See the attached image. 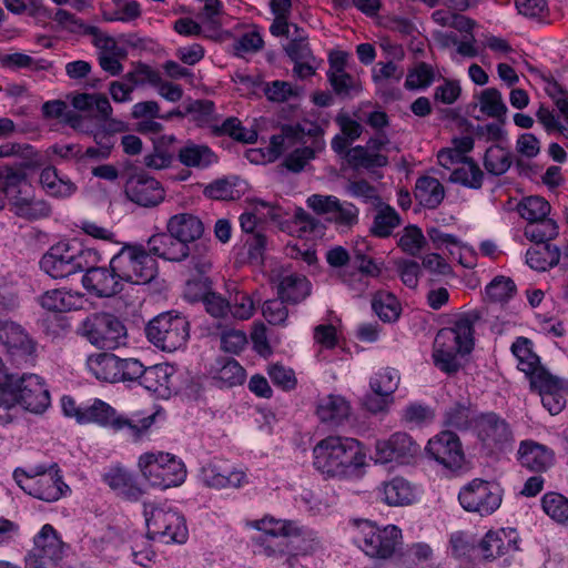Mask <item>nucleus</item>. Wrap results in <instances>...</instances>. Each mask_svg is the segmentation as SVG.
Listing matches in <instances>:
<instances>
[{
	"instance_id": "nucleus-19",
	"label": "nucleus",
	"mask_w": 568,
	"mask_h": 568,
	"mask_svg": "<svg viewBox=\"0 0 568 568\" xmlns=\"http://www.w3.org/2000/svg\"><path fill=\"white\" fill-rule=\"evenodd\" d=\"M51 469H54V473H49L48 476L38 479L19 478V487L38 499L48 503L58 500L63 495V489L69 487L62 480L58 464H51Z\"/></svg>"
},
{
	"instance_id": "nucleus-48",
	"label": "nucleus",
	"mask_w": 568,
	"mask_h": 568,
	"mask_svg": "<svg viewBox=\"0 0 568 568\" xmlns=\"http://www.w3.org/2000/svg\"><path fill=\"white\" fill-rule=\"evenodd\" d=\"M400 224L402 219L396 210L389 205H383L377 210L369 232L376 237L384 239L388 237Z\"/></svg>"
},
{
	"instance_id": "nucleus-7",
	"label": "nucleus",
	"mask_w": 568,
	"mask_h": 568,
	"mask_svg": "<svg viewBox=\"0 0 568 568\" xmlns=\"http://www.w3.org/2000/svg\"><path fill=\"white\" fill-rule=\"evenodd\" d=\"M91 250L71 246L69 243L52 245L40 260L41 270L52 278H65L89 267V258L95 257Z\"/></svg>"
},
{
	"instance_id": "nucleus-14",
	"label": "nucleus",
	"mask_w": 568,
	"mask_h": 568,
	"mask_svg": "<svg viewBox=\"0 0 568 568\" xmlns=\"http://www.w3.org/2000/svg\"><path fill=\"white\" fill-rule=\"evenodd\" d=\"M425 450L430 459L449 470L460 469L465 462L460 439L450 430H443L432 437Z\"/></svg>"
},
{
	"instance_id": "nucleus-24",
	"label": "nucleus",
	"mask_w": 568,
	"mask_h": 568,
	"mask_svg": "<svg viewBox=\"0 0 568 568\" xmlns=\"http://www.w3.org/2000/svg\"><path fill=\"white\" fill-rule=\"evenodd\" d=\"M517 459L523 467L530 471L541 473L554 464L555 454L547 446L532 439H526L519 444Z\"/></svg>"
},
{
	"instance_id": "nucleus-42",
	"label": "nucleus",
	"mask_w": 568,
	"mask_h": 568,
	"mask_svg": "<svg viewBox=\"0 0 568 568\" xmlns=\"http://www.w3.org/2000/svg\"><path fill=\"white\" fill-rule=\"evenodd\" d=\"M80 294H73L63 290H50L44 292L40 297V305L53 313H64L78 307Z\"/></svg>"
},
{
	"instance_id": "nucleus-10",
	"label": "nucleus",
	"mask_w": 568,
	"mask_h": 568,
	"mask_svg": "<svg viewBox=\"0 0 568 568\" xmlns=\"http://www.w3.org/2000/svg\"><path fill=\"white\" fill-rule=\"evenodd\" d=\"M144 516L149 539H158L164 544L185 541L187 536L185 520L178 511L144 504Z\"/></svg>"
},
{
	"instance_id": "nucleus-59",
	"label": "nucleus",
	"mask_w": 568,
	"mask_h": 568,
	"mask_svg": "<svg viewBox=\"0 0 568 568\" xmlns=\"http://www.w3.org/2000/svg\"><path fill=\"white\" fill-rule=\"evenodd\" d=\"M371 388L377 396H385L392 399L393 393L399 384V375L396 371L386 368L371 379Z\"/></svg>"
},
{
	"instance_id": "nucleus-16",
	"label": "nucleus",
	"mask_w": 568,
	"mask_h": 568,
	"mask_svg": "<svg viewBox=\"0 0 568 568\" xmlns=\"http://www.w3.org/2000/svg\"><path fill=\"white\" fill-rule=\"evenodd\" d=\"M124 193L131 202L144 207L159 205L165 196L161 183L143 172L131 174L128 178Z\"/></svg>"
},
{
	"instance_id": "nucleus-13",
	"label": "nucleus",
	"mask_w": 568,
	"mask_h": 568,
	"mask_svg": "<svg viewBox=\"0 0 568 568\" xmlns=\"http://www.w3.org/2000/svg\"><path fill=\"white\" fill-rule=\"evenodd\" d=\"M458 500L465 510L487 516L500 507L501 493L496 485L475 478L460 489Z\"/></svg>"
},
{
	"instance_id": "nucleus-21",
	"label": "nucleus",
	"mask_w": 568,
	"mask_h": 568,
	"mask_svg": "<svg viewBox=\"0 0 568 568\" xmlns=\"http://www.w3.org/2000/svg\"><path fill=\"white\" fill-rule=\"evenodd\" d=\"M37 165H40L38 160L0 166V191L7 194L10 205L14 202L16 196H23L30 191L27 169Z\"/></svg>"
},
{
	"instance_id": "nucleus-31",
	"label": "nucleus",
	"mask_w": 568,
	"mask_h": 568,
	"mask_svg": "<svg viewBox=\"0 0 568 568\" xmlns=\"http://www.w3.org/2000/svg\"><path fill=\"white\" fill-rule=\"evenodd\" d=\"M316 413L322 423L339 425L348 418L351 406L344 397L328 395L321 399Z\"/></svg>"
},
{
	"instance_id": "nucleus-47",
	"label": "nucleus",
	"mask_w": 568,
	"mask_h": 568,
	"mask_svg": "<svg viewBox=\"0 0 568 568\" xmlns=\"http://www.w3.org/2000/svg\"><path fill=\"white\" fill-rule=\"evenodd\" d=\"M140 3L135 0H112V7L106 4L102 17L108 22H130L141 17Z\"/></svg>"
},
{
	"instance_id": "nucleus-1",
	"label": "nucleus",
	"mask_w": 568,
	"mask_h": 568,
	"mask_svg": "<svg viewBox=\"0 0 568 568\" xmlns=\"http://www.w3.org/2000/svg\"><path fill=\"white\" fill-rule=\"evenodd\" d=\"M480 320V313L473 311L457 318L452 327L438 331L434 341L433 359L437 368L446 374L460 369L457 355L469 354L474 347V325Z\"/></svg>"
},
{
	"instance_id": "nucleus-51",
	"label": "nucleus",
	"mask_w": 568,
	"mask_h": 568,
	"mask_svg": "<svg viewBox=\"0 0 568 568\" xmlns=\"http://www.w3.org/2000/svg\"><path fill=\"white\" fill-rule=\"evenodd\" d=\"M479 102L483 113L505 123L507 106L503 101L501 93L497 89L488 88L481 91Z\"/></svg>"
},
{
	"instance_id": "nucleus-9",
	"label": "nucleus",
	"mask_w": 568,
	"mask_h": 568,
	"mask_svg": "<svg viewBox=\"0 0 568 568\" xmlns=\"http://www.w3.org/2000/svg\"><path fill=\"white\" fill-rule=\"evenodd\" d=\"M154 419V415L139 419L118 416L109 404L100 399H95L90 407L83 410V415L79 416V423L93 422L101 426H110L113 430H124L128 437L134 442L141 440L145 436Z\"/></svg>"
},
{
	"instance_id": "nucleus-56",
	"label": "nucleus",
	"mask_w": 568,
	"mask_h": 568,
	"mask_svg": "<svg viewBox=\"0 0 568 568\" xmlns=\"http://www.w3.org/2000/svg\"><path fill=\"white\" fill-rule=\"evenodd\" d=\"M550 204L540 196H529L518 204V213L529 222L545 219L550 213Z\"/></svg>"
},
{
	"instance_id": "nucleus-33",
	"label": "nucleus",
	"mask_w": 568,
	"mask_h": 568,
	"mask_svg": "<svg viewBox=\"0 0 568 568\" xmlns=\"http://www.w3.org/2000/svg\"><path fill=\"white\" fill-rule=\"evenodd\" d=\"M30 552H33L34 555H43L61 561L64 555V544L59 538L55 529L51 525L47 524L34 537V547Z\"/></svg>"
},
{
	"instance_id": "nucleus-46",
	"label": "nucleus",
	"mask_w": 568,
	"mask_h": 568,
	"mask_svg": "<svg viewBox=\"0 0 568 568\" xmlns=\"http://www.w3.org/2000/svg\"><path fill=\"white\" fill-rule=\"evenodd\" d=\"M347 163L355 170L383 168L388 164L386 155L381 153H371L366 146L356 145L346 152Z\"/></svg>"
},
{
	"instance_id": "nucleus-11",
	"label": "nucleus",
	"mask_w": 568,
	"mask_h": 568,
	"mask_svg": "<svg viewBox=\"0 0 568 568\" xmlns=\"http://www.w3.org/2000/svg\"><path fill=\"white\" fill-rule=\"evenodd\" d=\"M0 344L12 364L27 366L36 362L38 343L21 324L0 320Z\"/></svg>"
},
{
	"instance_id": "nucleus-43",
	"label": "nucleus",
	"mask_w": 568,
	"mask_h": 568,
	"mask_svg": "<svg viewBox=\"0 0 568 568\" xmlns=\"http://www.w3.org/2000/svg\"><path fill=\"white\" fill-rule=\"evenodd\" d=\"M179 161L185 166L206 168L217 161L214 152L204 144L190 143L179 150Z\"/></svg>"
},
{
	"instance_id": "nucleus-5",
	"label": "nucleus",
	"mask_w": 568,
	"mask_h": 568,
	"mask_svg": "<svg viewBox=\"0 0 568 568\" xmlns=\"http://www.w3.org/2000/svg\"><path fill=\"white\" fill-rule=\"evenodd\" d=\"M150 343L163 352L183 347L190 337V323L176 312H164L153 317L145 326Z\"/></svg>"
},
{
	"instance_id": "nucleus-38",
	"label": "nucleus",
	"mask_w": 568,
	"mask_h": 568,
	"mask_svg": "<svg viewBox=\"0 0 568 568\" xmlns=\"http://www.w3.org/2000/svg\"><path fill=\"white\" fill-rule=\"evenodd\" d=\"M243 471L223 473L220 467L214 464H207L201 469V479L207 487L212 488H237L245 481Z\"/></svg>"
},
{
	"instance_id": "nucleus-40",
	"label": "nucleus",
	"mask_w": 568,
	"mask_h": 568,
	"mask_svg": "<svg viewBox=\"0 0 568 568\" xmlns=\"http://www.w3.org/2000/svg\"><path fill=\"white\" fill-rule=\"evenodd\" d=\"M119 356L112 353H99L88 357L89 371L100 381L118 383Z\"/></svg>"
},
{
	"instance_id": "nucleus-61",
	"label": "nucleus",
	"mask_w": 568,
	"mask_h": 568,
	"mask_svg": "<svg viewBox=\"0 0 568 568\" xmlns=\"http://www.w3.org/2000/svg\"><path fill=\"white\" fill-rule=\"evenodd\" d=\"M203 193L206 197L219 201L235 200L240 196L239 191L235 190V182L227 178L217 179L207 184Z\"/></svg>"
},
{
	"instance_id": "nucleus-49",
	"label": "nucleus",
	"mask_w": 568,
	"mask_h": 568,
	"mask_svg": "<svg viewBox=\"0 0 568 568\" xmlns=\"http://www.w3.org/2000/svg\"><path fill=\"white\" fill-rule=\"evenodd\" d=\"M214 378L231 387L244 382L245 371L234 358L223 357L216 363Z\"/></svg>"
},
{
	"instance_id": "nucleus-2",
	"label": "nucleus",
	"mask_w": 568,
	"mask_h": 568,
	"mask_svg": "<svg viewBox=\"0 0 568 568\" xmlns=\"http://www.w3.org/2000/svg\"><path fill=\"white\" fill-rule=\"evenodd\" d=\"M314 466L331 477L347 476L365 464L362 444L351 437L327 436L313 448Z\"/></svg>"
},
{
	"instance_id": "nucleus-6",
	"label": "nucleus",
	"mask_w": 568,
	"mask_h": 568,
	"mask_svg": "<svg viewBox=\"0 0 568 568\" xmlns=\"http://www.w3.org/2000/svg\"><path fill=\"white\" fill-rule=\"evenodd\" d=\"M139 467L150 485L161 489L179 486L186 477L182 460L169 453H145L139 458Z\"/></svg>"
},
{
	"instance_id": "nucleus-36",
	"label": "nucleus",
	"mask_w": 568,
	"mask_h": 568,
	"mask_svg": "<svg viewBox=\"0 0 568 568\" xmlns=\"http://www.w3.org/2000/svg\"><path fill=\"white\" fill-rule=\"evenodd\" d=\"M511 353L518 361V368L531 378L539 369H544L540 365L538 355L532 351V342L524 336H519L511 345Z\"/></svg>"
},
{
	"instance_id": "nucleus-12",
	"label": "nucleus",
	"mask_w": 568,
	"mask_h": 568,
	"mask_svg": "<svg viewBox=\"0 0 568 568\" xmlns=\"http://www.w3.org/2000/svg\"><path fill=\"white\" fill-rule=\"evenodd\" d=\"M362 534L357 544L372 558L388 559L402 546V531L394 525L381 528L366 521Z\"/></svg>"
},
{
	"instance_id": "nucleus-26",
	"label": "nucleus",
	"mask_w": 568,
	"mask_h": 568,
	"mask_svg": "<svg viewBox=\"0 0 568 568\" xmlns=\"http://www.w3.org/2000/svg\"><path fill=\"white\" fill-rule=\"evenodd\" d=\"M190 266L197 273V277L190 278L185 283L184 297L190 302L203 301L212 288V282L204 276L212 267V261L209 256L192 254Z\"/></svg>"
},
{
	"instance_id": "nucleus-50",
	"label": "nucleus",
	"mask_w": 568,
	"mask_h": 568,
	"mask_svg": "<svg viewBox=\"0 0 568 568\" xmlns=\"http://www.w3.org/2000/svg\"><path fill=\"white\" fill-rule=\"evenodd\" d=\"M511 154L499 145H493L486 150L484 166L488 173L495 176L505 174L511 166Z\"/></svg>"
},
{
	"instance_id": "nucleus-52",
	"label": "nucleus",
	"mask_w": 568,
	"mask_h": 568,
	"mask_svg": "<svg viewBox=\"0 0 568 568\" xmlns=\"http://www.w3.org/2000/svg\"><path fill=\"white\" fill-rule=\"evenodd\" d=\"M530 386L536 389L539 396L546 393H568V382L550 374L546 368L539 369L529 378Z\"/></svg>"
},
{
	"instance_id": "nucleus-45",
	"label": "nucleus",
	"mask_w": 568,
	"mask_h": 568,
	"mask_svg": "<svg viewBox=\"0 0 568 568\" xmlns=\"http://www.w3.org/2000/svg\"><path fill=\"white\" fill-rule=\"evenodd\" d=\"M211 131L215 136L229 135L233 140L246 144L255 143L257 140V132L244 128L235 116L227 118L221 125H212Z\"/></svg>"
},
{
	"instance_id": "nucleus-25",
	"label": "nucleus",
	"mask_w": 568,
	"mask_h": 568,
	"mask_svg": "<svg viewBox=\"0 0 568 568\" xmlns=\"http://www.w3.org/2000/svg\"><path fill=\"white\" fill-rule=\"evenodd\" d=\"M148 246L150 255H155L166 261L181 262L189 256L191 257V247L181 243L169 231L152 235L148 241Z\"/></svg>"
},
{
	"instance_id": "nucleus-8",
	"label": "nucleus",
	"mask_w": 568,
	"mask_h": 568,
	"mask_svg": "<svg viewBox=\"0 0 568 568\" xmlns=\"http://www.w3.org/2000/svg\"><path fill=\"white\" fill-rule=\"evenodd\" d=\"M82 335L98 348L115 349L128 343V329L115 315L106 312L89 315L81 326Z\"/></svg>"
},
{
	"instance_id": "nucleus-62",
	"label": "nucleus",
	"mask_w": 568,
	"mask_h": 568,
	"mask_svg": "<svg viewBox=\"0 0 568 568\" xmlns=\"http://www.w3.org/2000/svg\"><path fill=\"white\" fill-rule=\"evenodd\" d=\"M89 36H92V43L98 49V55L115 54L126 57V50L119 47L115 39L104 32L98 27L89 29Z\"/></svg>"
},
{
	"instance_id": "nucleus-35",
	"label": "nucleus",
	"mask_w": 568,
	"mask_h": 568,
	"mask_svg": "<svg viewBox=\"0 0 568 568\" xmlns=\"http://www.w3.org/2000/svg\"><path fill=\"white\" fill-rule=\"evenodd\" d=\"M381 491L383 500L389 506L410 505L415 499L413 486L403 477H395L384 483Z\"/></svg>"
},
{
	"instance_id": "nucleus-29",
	"label": "nucleus",
	"mask_w": 568,
	"mask_h": 568,
	"mask_svg": "<svg viewBox=\"0 0 568 568\" xmlns=\"http://www.w3.org/2000/svg\"><path fill=\"white\" fill-rule=\"evenodd\" d=\"M11 211L18 217L27 221L47 219L52 213L51 205L45 200L34 199L31 191L23 196H16L11 204Z\"/></svg>"
},
{
	"instance_id": "nucleus-27",
	"label": "nucleus",
	"mask_w": 568,
	"mask_h": 568,
	"mask_svg": "<svg viewBox=\"0 0 568 568\" xmlns=\"http://www.w3.org/2000/svg\"><path fill=\"white\" fill-rule=\"evenodd\" d=\"M166 230L180 240L181 243L190 246V243L199 240L204 232L203 222L190 213H180L171 216Z\"/></svg>"
},
{
	"instance_id": "nucleus-28",
	"label": "nucleus",
	"mask_w": 568,
	"mask_h": 568,
	"mask_svg": "<svg viewBox=\"0 0 568 568\" xmlns=\"http://www.w3.org/2000/svg\"><path fill=\"white\" fill-rule=\"evenodd\" d=\"M172 367L166 364H159L144 367V372L138 381L141 386L158 396L164 397L171 392Z\"/></svg>"
},
{
	"instance_id": "nucleus-44",
	"label": "nucleus",
	"mask_w": 568,
	"mask_h": 568,
	"mask_svg": "<svg viewBox=\"0 0 568 568\" xmlns=\"http://www.w3.org/2000/svg\"><path fill=\"white\" fill-rule=\"evenodd\" d=\"M372 308L379 320L385 323L397 321L402 312L397 297L387 291H377L373 295Z\"/></svg>"
},
{
	"instance_id": "nucleus-32",
	"label": "nucleus",
	"mask_w": 568,
	"mask_h": 568,
	"mask_svg": "<svg viewBox=\"0 0 568 568\" xmlns=\"http://www.w3.org/2000/svg\"><path fill=\"white\" fill-rule=\"evenodd\" d=\"M277 292L287 303L297 304L311 294V283L302 274H288L281 278Z\"/></svg>"
},
{
	"instance_id": "nucleus-39",
	"label": "nucleus",
	"mask_w": 568,
	"mask_h": 568,
	"mask_svg": "<svg viewBox=\"0 0 568 568\" xmlns=\"http://www.w3.org/2000/svg\"><path fill=\"white\" fill-rule=\"evenodd\" d=\"M485 174L473 158H465L462 164L450 173L449 181L465 187L479 190L483 186Z\"/></svg>"
},
{
	"instance_id": "nucleus-58",
	"label": "nucleus",
	"mask_w": 568,
	"mask_h": 568,
	"mask_svg": "<svg viewBox=\"0 0 568 568\" xmlns=\"http://www.w3.org/2000/svg\"><path fill=\"white\" fill-rule=\"evenodd\" d=\"M427 241L417 225H408L403 230L398 240V247L410 256H418Z\"/></svg>"
},
{
	"instance_id": "nucleus-55",
	"label": "nucleus",
	"mask_w": 568,
	"mask_h": 568,
	"mask_svg": "<svg viewBox=\"0 0 568 568\" xmlns=\"http://www.w3.org/2000/svg\"><path fill=\"white\" fill-rule=\"evenodd\" d=\"M478 549L486 560L496 559L506 554L508 542L505 541V532L489 530L478 545Z\"/></svg>"
},
{
	"instance_id": "nucleus-23",
	"label": "nucleus",
	"mask_w": 568,
	"mask_h": 568,
	"mask_svg": "<svg viewBox=\"0 0 568 568\" xmlns=\"http://www.w3.org/2000/svg\"><path fill=\"white\" fill-rule=\"evenodd\" d=\"M285 529L288 534L290 544V557L286 558V564L294 568L297 562V557L312 554L318 542L311 531L298 526L295 521L287 520V524H275V531H284ZM272 531H274V529Z\"/></svg>"
},
{
	"instance_id": "nucleus-4",
	"label": "nucleus",
	"mask_w": 568,
	"mask_h": 568,
	"mask_svg": "<svg viewBox=\"0 0 568 568\" xmlns=\"http://www.w3.org/2000/svg\"><path fill=\"white\" fill-rule=\"evenodd\" d=\"M0 403L6 407L19 404L34 414L43 413L50 405V393L42 378L36 374H24L9 382L0 390Z\"/></svg>"
},
{
	"instance_id": "nucleus-37",
	"label": "nucleus",
	"mask_w": 568,
	"mask_h": 568,
	"mask_svg": "<svg viewBox=\"0 0 568 568\" xmlns=\"http://www.w3.org/2000/svg\"><path fill=\"white\" fill-rule=\"evenodd\" d=\"M104 480L111 489L129 500H138L143 494L133 476L124 469H111L104 475Z\"/></svg>"
},
{
	"instance_id": "nucleus-63",
	"label": "nucleus",
	"mask_w": 568,
	"mask_h": 568,
	"mask_svg": "<svg viewBox=\"0 0 568 568\" xmlns=\"http://www.w3.org/2000/svg\"><path fill=\"white\" fill-rule=\"evenodd\" d=\"M434 81V70L432 65L420 62L416 68L408 72L405 81V88L408 90L427 88Z\"/></svg>"
},
{
	"instance_id": "nucleus-3",
	"label": "nucleus",
	"mask_w": 568,
	"mask_h": 568,
	"mask_svg": "<svg viewBox=\"0 0 568 568\" xmlns=\"http://www.w3.org/2000/svg\"><path fill=\"white\" fill-rule=\"evenodd\" d=\"M110 266L121 282L146 284L158 274L156 261L141 244L125 243L110 260Z\"/></svg>"
},
{
	"instance_id": "nucleus-15",
	"label": "nucleus",
	"mask_w": 568,
	"mask_h": 568,
	"mask_svg": "<svg viewBox=\"0 0 568 568\" xmlns=\"http://www.w3.org/2000/svg\"><path fill=\"white\" fill-rule=\"evenodd\" d=\"M418 452L419 445L408 434L398 432L388 439L376 442L373 459L379 464H408Z\"/></svg>"
},
{
	"instance_id": "nucleus-60",
	"label": "nucleus",
	"mask_w": 568,
	"mask_h": 568,
	"mask_svg": "<svg viewBox=\"0 0 568 568\" xmlns=\"http://www.w3.org/2000/svg\"><path fill=\"white\" fill-rule=\"evenodd\" d=\"M487 297L495 303L508 302L516 293V284L510 277L496 276L486 286Z\"/></svg>"
},
{
	"instance_id": "nucleus-20",
	"label": "nucleus",
	"mask_w": 568,
	"mask_h": 568,
	"mask_svg": "<svg viewBox=\"0 0 568 568\" xmlns=\"http://www.w3.org/2000/svg\"><path fill=\"white\" fill-rule=\"evenodd\" d=\"M275 524H287V520L264 518L257 521V529L263 532L255 540L261 547L260 552L267 557H290V544L288 534L286 529L284 531H272L275 530Z\"/></svg>"
},
{
	"instance_id": "nucleus-30",
	"label": "nucleus",
	"mask_w": 568,
	"mask_h": 568,
	"mask_svg": "<svg viewBox=\"0 0 568 568\" xmlns=\"http://www.w3.org/2000/svg\"><path fill=\"white\" fill-rule=\"evenodd\" d=\"M39 182L45 193L55 199L70 197L78 190L75 183L68 178H61L58 170L52 165L42 169Z\"/></svg>"
},
{
	"instance_id": "nucleus-41",
	"label": "nucleus",
	"mask_w": 568,
	"mask_h": 568,
	"mask_svg": "<svg viewBox=\"0 0 568 568\" xmlns=\"http://www.w3.org/2000/svg\"><path fill=\"white\" fill-rule=\"evenodd\" d=\"M560 251L550 243L537 244L526 253V263L536 271L542 272L559 263Z\"/></svg>"
},
{
	"instance_id": "nucleus-18",
	"label": "nucleus",
	"mask_w": 568,
	"mask_h": 568,
	"mask_svg": "<svg viewBox=\"0 0 568 568\" xmlns=\"http://www.w3.org/2000/svg\"><path fill=\"white\" fill-rule=\"evenodd\" d=\"M94 258H89V267L83 268V287L97 297H112L123 290L120 277L111 266H94Z\"/></svg>"
},
{
	"instance_id": "nucleus-53",
	"label": "nucleus",
	"mask_w": 568,
	"mask_h": 568,
	"mask_svg": "<svg viewBox=\"0 0 568 568\" xmlns=\"http://www.w3.org/2000/svg\"><path fill=\"white\" fill-rule=\"evenodd\" d=\"M525 236L536 244L549 243L558 235L557 223L549 217L529 222L525 227Z\"/></svg>"
},
{
	"instance_id": "nucleus-22",
	"label": "nucleus",
	"mask_w": 568,
	"mask_h": 568,
	"mask_svg": "<svg viewBox=\"0 0 568 568\" xmlns=\"http://www.w3.org/2000/svg\"><path fill=\"white\" fill-rule=\"evenodd\" d=\"M307 205L318 214L333 213L334 221L341 225L357 223V207L348 202L342 203L336 196L314 194L307 199Z\"/></svg>"
},
{
	"instance_id": "nucleus-64",
	"label": "nucleus",
	"mask_w": 568,
	"mask_h": 568,
	"mask_svg": "<svg viewBox=\"0 0 568 568\" xmlns=\"http://www.w3.org/2000/svg\"><path fill=\"white\" fill-rule=\"evenodd\" d=\"M223 13V4L220 0H205L197 18L206 30L216 31L220 26V17Z\"/></svg>"
},
{
	"instance_id": "nucleus-17",
	"label": "nucleus",
	"mask_w": 568,
	"mask_h": 568,
	"mask_svg": "<svg viewBox=\"0 0 568 568\" xmlns=\"http://www.w3.org/2000/svg\"><path fill=\"white\" fill-rule=\"evenodd\" d=\"M475 429L483 444L491 449L504 450L514 439L508 423L495 413L479 415Z\"/></svg>"
},
{
	"instance_id": "nucleus-54",
	"label": "nucleus",
	"mask_w": 568,
	"mask_h": 568,
	"mask_svg": "<svg viewBox=\"0 0 568 568\" xmlns=\"http://www.w3.org/2000/svg\"><path fill=\"white\" fill-rule=\"evenodd\" d=\"M542 510L555 521L566 524L568 521V499L558 493L549 491L541 498Z\"/></svg>"
},
{
	"instance_id": "nucleus-34",
	"label": "nucleus",
	"mask_w": 568,
	"mask_h": 568,
	"mask_svg": "<svg viewBox=\"0 0 568 568\" xmlns=\"http://www.w3.org/2000/svg\"><path fill=\"white\" fill-rule=\"evenodd\" d=\"M414 195L423 206L436 209L445 197V190L437 179L424 175L417 179Z\"/></svg>"
},
{
	"instance_id": "nucleus-57",
	"label": "nucleus",
	"mask_w": 568,
	"mask_h": 568,
	"mask_svg": "<svg viewBox=\"0 0 568 568\" xmlns=\"http://www.w3.org/2000/svg\"><path fill=\"white\" fill-rule=\"evenodd\" d=\"M1 63L7 68L14 69H30L32 71H44L50 70L53 67V63L45 59H33L31 55L14 52L10 54H6L1 58Z\"/></svg>"
}]
</instances>
